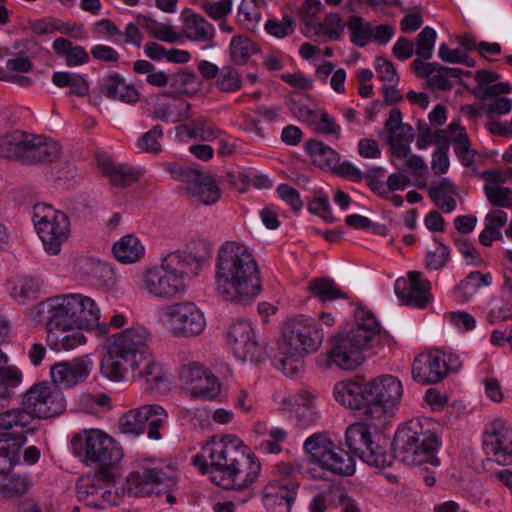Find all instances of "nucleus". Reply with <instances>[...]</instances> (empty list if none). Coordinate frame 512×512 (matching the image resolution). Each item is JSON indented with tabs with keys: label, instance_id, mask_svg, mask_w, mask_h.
<instances>
[{
	"label": "nucleus",
	"instance_id": "5",
	"mask_svg": "<svg viewBox=\"0 0 512 512\" xmlns=\"http://www.w3.org/2000/svg\"><path fill=\"white\" fill-rule=\"evenodd\" d=\"M39 315H49L53 327L93 329L99 326L101 310L96 301L84 294L67 293L48 298L37 306Z\"/></svg>",
	"mask_w": 512,
	"mask_h": 512
},
{
	"label": "nucleus",
	"instance_id": "59",
	"mask_svg": "<svg viewBox=\"0 0 512 512\" xmlns=\"http://www.w3.org/2000/svg\"><path fill=\"white\" fill-rule=\"evenodd\" d=\"M163 137L161 125H155L149 131L145 132L137 141L136 147L146 153L158 154L162 151L159 141Z\"/></svg>",
	"mask_w": 512,
	"mask_h": 512
},
{
	"label": "nucleus",
	"instance_id": "46",
	"mask_svg": "<svg viewBox=\"0 0 512 512\" xmlns=\"http://www.w3.org/2000/svg\"><path fill=\"white\" fill-rule=\"evenodd\" d=\"M177 129L179 134L207 142L214 141L222 133L219 128L204 117L197 118L191 123L183 124Z\"/></svg>",
	"mask_w": 512,
	"mask_h": 512
},
{
	"label": "nucleus",
	"instance_id": "48",
	"mask_svg": "<svg viewBox=\"0 0 512 512\" xmlns=\"http://www.w3.org/2000/svg\"><path fill=\"white\" fill-rule=\"evenodd\" d=\"M259 51L258 44L244 34L233 36L229 44L230 59L236 65H245Z\"/></svg>",
	"mask_w": 512,
	"mask_h": 512
},
{
	"label": "nucleus",
	"instance_id": "3",
	"mask_svg": "<svg viewBox=\"0 0 512 512\" xmlns=\"http://www.w3.org/2000/svg\"><path fill=\"white\" fill-rule=\"evenodd\" d=\"M216 289L228 301L248 303L262 290L257 262L250 250L235 241L225 242L218 251Z\"/></svg>",
	"mask_w": 512,
	"mask_h": 512
},
{
	"label": "nucleus",
	"instance_id": "22",
	"mask_svg": "<svg viewBox=\"0 0 512 512\" xmlns=\"http://www.w3.org/2000/svg\"><path fill=\"white\" fill-rule=\"evenodd\" d=\"M179 378L191 396L195 398L214 399L221 390L219 379L198 362L183 365L179 372Z\"/></svg>",
	"mask_w": 512,
	"mask_h": 512
},
{
	"label": "nucleus",
	"instance_id": "8",
	"mask_svg": "<svg viewBox=\"0 0 512 512\" xmlns=\"http://www.w3.org/2000/svg\"><path fill=\"white\" fill-rule=\"evenodd\" d=\"M416 445L434 455L439 447L435 432L430 428L428 419H415L401 425L394 436V459L407 465H421V453L411 452V446Z\"/></svg>",
	"mask_w": 512,
	"mask_h": 512
},
{
	"label": "nucleus",
	"instance_id": "40",
	"mask_svg": "<svg viewBox=\"0 0 512 512\" xmlns=\"http://www.w3.org/2000/svg\"><path fill=\"white\" fill-rule=\"evenodd\" d=\"M29 134L15 130L0 136V156L25 161Z\"/></svg>",
	"mask_w": 512,
	"mask_h": 512
},
{
	"label": "nucleus",
	"instance_id": "34",
	"mask_svg": "<svg viewBox=\"0 0 512 512\" xmlns=\"http://www.w3.org/2000/svg\"><path fill=\"white\" fill-rule=\"evenodd\" d=\"M190 41L207 43L213 46L215 37V28L204 17L195 13H189L183 16V33Z\"/></svg>",
	"mask_w": 512,
	"mask_h": 512
},
{
	"label": "nucleus",
	"instance_id": "9",
	"mask_svg": "<svg viewBox=\"0 0 512 512\" xmlns=\"http://www.w3.org/2000/svg\"><path fill=\"white\" fill-rule=\"evenodd\" d=\"M158 322L176 338L200 335L206 327L201 309L191 301H181L162 306L157 311Z\"/></svg>",
	"mask_w": 512,
	"mask_h": 512
},
{
	"label": "nucleus",
	"instance_id": "47",
	"mask_svg": "<svg viewBox=\"0 0 512 512\" xmlns=\"http://www.w3.org/2000/svg\"><path fill=\"white\" fill-rule=\"evenodd\" d=\"M307 290L321 302L347 299L348 295L341 290L336 282L327 277L314 278L309 281Z\"/></svg>",
	"mask_w": 512,
	"mask_h": 512
},
{
	"label": "nucleus",
	"instance_id": "39",
	"mask_svg": "<svg viewBox=\"0 0 512 512\" xmlns=\"http://www.w3.org/2000/svg\"><path fill=\"white\" fill-rule=\"evenodd\" d=\"M0 494L5 498H19L24 496L33 486V480L28 473L13 472L0 473Z\"/></svg>",
	"mask_w": 512,
	"mask_h": 512
},
{
	"label": "nucleus",
	"instance_id": "45",
	"mask_svg": "<svg viewBox=\"0 0 512 512\" xmlns=\"http://www.w3.org/2000/svg\"><path fill=\"white\" fill-rule=\"evenodd\" d=\"M52 49L65 60L68 67H77L89 62V53L84 47L74 45L70 40L60 37L53 41Z\"/></svg>",
	"mask_w": 512,
	"mask_h": 512
},
{
	"label": "nucleus",
	"instance_id": "27",
	"mask_svg": "<svg viewBox=\"0 0 512 512\" xmlns=\"http://www.w3.org/2000/svg\"><path fill=\"white\" fill-rule=\"evenodd\" d=\"M317 396L309 391L301 390L294 396L282 400L284 408L293 414L296 424L300 428L314 425L320 419V412L316 405Z\"/></svg>",
	"mask_w": 512,
	"mask_h": 512
},
{
	"label": "nucleus",
	"instance_id": "62",
	"mask_svg": "<svg viewBox=\"0 0 512 512\" xmlns=\"http://www.w3.org/2000/svg\"><path fill=\"white\" fill-rule=\"evenodd\" d=\"M308 117L311 124L314 125V129L318 132L332 135L339 134L340 127L327 113L313 111L309 113Z\"/></svg>",
	"mask_w": 512,
	"mask_h": 512
},
{
	"label": "nucleus",
	"instance_id": "23",
	"mask_svg": "<svg viewBox=\"0 0 512 512\" xmlns=\"http://www.w3.org/2000/svg\"><path fill=\"white\" fill-rule=\"evenodd\" d=\"M92 369L93 361L88 355H84L53 364L50 368V376L57 388L69 389L84 382Z\"/></svg>",
	"mask_w": 512,
	"mask_h": 512
},
{
	"label": "nucleus",
	"instance_id": "42",
	"mask_svg": "<svg viewBox=\"0 0 512 512\" xmlns=\"http://www.w3.org/2000/svg\"><path fill=\"white\" fill-rule=\"evenodd\" d=\"M33 64L29 58L18 56L7 60L6 68L0 67V80L16 85L27 87L30 86L32 81L29 77L23 75L31 71Z\"/></svg>",
	"mask_w": 512,
	"mask_h": 512
},
{
	"label": "nucleus",
	"instance_id": "28",
	"mask_svg": "<svg viewBox=\"0 0 512 512\" xmlns=\"http://www.w3.org/2000/svg\"><path fill=\"white\" fill-rule=\"evenodd\" d=\"M25 443L0 439V473L10 472L16 465H33L40 458V450L36 446H28L22 451Z\"/></svg>",
	"mask_w": 512,
	"mask_h": 512
},
{
	"label": "nucleus",
	"instance_id": "41",
	"mask_svg": "<svg viewBox=\"0 0 512 512\" xmlns=\"http://www.w3.org/2000/svg\"><path fill=\"white\" fill-rule=\"evenodd\" d=\"M293 501L291 492L283 485L270 483L263 489V502L269 512H291Z\"/></svg>",
	"mask_w": 512,
	"mask_h": 512
},
{
	"label": "nucleus",
	"instance_id": "35",
	"mask_svg": "<svg viewBox=\"0 0 512 512\" xmlns=\"http://www.w3.org/2000/svg\"><path fill=\"white\" fill-rule=\"evenodd\" d=\"M28 142L24 162H51L60 154L59 144L50 138L29 134Z\"/></svg>",
	"mask_w": 512,
	"mask_h": 512
},
{
	"label": "nucleus",
	"instance_id": "30",
	"mask_svg": "<svg viewBox=\"0 0 512 512\" xmlns=\"http://www.w3.org/2000/svg\"><path fill=\"white\" fill-rule=\"evenodd\" d=\"M46 323L47 342L55 351H70L86 343L82 329L77 327H53L49 315H40Z\"/></svg>",
	"mask_w": 512,
	"mask_h": 512
},
{
	"label": "nucleus",
	"instance_id": "37",
	"mask_svg": "<svg viewBox=\"0 0 512 512\" xmlns=\"http://www.w3.org/2000/svg\"><path fill=\"white\" fill-rule=\"evenodd\" d=\"M11 297L20 304L36 299L40 294L41 282L38 278L29 275H16L6 283Z\"/></svg>",
	"mask_w": 512,
	"mask_h": 512
},
{
	"label": "nucleus",
	"instance_id": "58",
	"mask_svg": "<svg viewBox=\"0 0 512 512\" xmlns=\"http://www.w3.org/2000/svg\"><path fill=\"white\" fill-rule=\"evenodd\" d=\"M143 405L129 410L119 420V427L123 433L139 435L144 432Z\"/></svg>",
	"mask_w": 512,
	"mask_h": 512
},
{
	"label": "nucleus",
	"instance_id": "7",
	"mask_svg": "<svg viewBox=\"0 0 512 512\" xmlns=\"http://www.w3.org/2000/svg\"><path fill=\"white\" fill-rule=\"evenodd\" d=\"M249 451V447L234 435L214 436L192 462L203 473L210 472L211 476H216L229 471Z\"/></svg>",
	"mask_w": 512,
	"mask_h": 512
},
{
	"label": "nucleus",
	"instance_id": "21",
	"mask_svg": "<svg viewBox=\"0 0 512 512\" xmlns=\"http://www.w3.org/2000/svg\"><path fill=\"white\" fill-rule=\"evenodd\" d=\"M139 288L150 298L170 301L182 297L187 291V284H180L157 265L143 272Z\"/></svg>",
	"mask_w": 512,
	"mask_h": 512
},
{
	"label": "nucleus",
	"instance_id": "54",
	"mask_svg": "<svg viewBox=\"0 0 512 512\" xmlns=\"http://www.w3.org/2000/svg\"><path fill=\"white\" fill-rule=\"evenodd\" d=\"M490 284V274L473 271L456 286L455 292L462 300L467 301L479 288L489 286Z\"/></svg>",
	"mask_w": 512,
	"mask_h": 512
},
{
	"label": "nucleus",
	"instance_id": "1",
	"mask_svg": "<svg viewBox=\"0 0 512 512\" xmlns=\"http://www.w3.org/2000/svg\"><path fill=\"white\" fill-rule=\"evenodd\" d=\"M151 333L136 323L113 334L101 363L102 374L112 381H123L128 373L141 380L152 392L162 393L171 386L170 374L155 357L147 355Z\"/></svg>",
	"mask_w": 512,
	"mask_h": 512
},
{
	"label": "nucleus",
	"instance_id": "44",
	"mask_svg": "<svg viewBox=\"0 0 512 512\" xmlns=\"http://www.w3.org/2000/svg\"><path fill=\"white\" fill-rule=\"evenodd\" d=\"M381 330H356L354 328V367L362 365L380 344Z\"/></svg>",
	"mask_w": 512,
	"mask_h": 512
},
{
	"label": "nucleus",
	"instance_id": "32",
	"mask_svg": "<svg viewBox=\"0 0 512 512\" xmlns=\"http://www.w3.org/2000/svg\"><path fill=\"white\" fill-rule=\"evenodd\" d=\"M97 164L115 187L125 188L138 181L140 173L125 164H116L105 155L97 157Z\"/></svg>",
	"mask_w": 512,
	"mask_h": 512
},
{
	"label": "nucleus",
	"instance_id": "11",
	"mask_svg": "<svg viewBox=\"0 0 512 512\" xmlns=\"http://www.w3.org/2000/svg\"><path fill=\"white\" fill-rule=\"evenodd\" d=\"M78 500L96 509L118 505L122 495L115 487V474L109 469H100L81 476L76 483Z\"/></svg>",
	"mask_w": 512,
	"mask_h": 512
},
{
	"label": "nucleus",
	"instance_id": "53",
	"mask_svg": "<svg viewBox=\"0 0 512 512\" xmlns=\"http://www.w3.org/2000/svg\"><path fill=\"white\" fill-rule=\"evenodd\" d=\"M8 357L0 349V397H7L22 382V373L15 366H8Z\"/></svg>",
	"mask_w": 512,
	"mask_h": 512
},
{
	"label": "nucleus",
	"instance_id": "38",
	"mask_svg": "<svg viewBox=\"0 0 512 512\" xmlns=\"http://www.w3.org/2000/svg\"><path fill=\"white\" fill-rule=\"evenodd\" d=\"M112 253L119 262L131 264L144 256L145 246L136 235L126 234L113 244Z\"/></svg>",
	"mask_w": 512,
	"mask_h": 512
},
{
	"label": "nucleus",
	"instance_id": "24",
	"mask_svg": "<svg viewBox=\"0 0 512 512\" xmlns=\"http://www.w3.org/2000/svg\"><path fill=\"white\" fill-rule=\"evenodd\" d=\"M35 429L32 414L24 407L0 413V439L26 443L27 435L33 434Z\"/></svg>",
	"mask_w": 512,
	"mask_h": 512
},
{
	"label": "nucleus",
	"instance_id": "29",
	"mask_svg": "<svg viewBox=\"0 0 512 512\" xmlns=\"http://www.w3.org/2000/svg\"><path fill=\"white\" fill-rule=\"evenodd\" d=\"M306 150L314 165L331 170L345 178L352 176V164L348 161L340 163L338 153L326 144L317 140H309L306 143Z\"/></svg>",
	"mask_w": 512,
	"mask_h": 512
},
{
	"label": "nucleus",
	"instance_id": "13",
	"mask_svg": "<svg viewBox=\"0 0 512 512\" xmlns=\"http://www.w3.org/2000/svg\"><path fill=\"white\" fill-rule=\"evenodd\" d=\"M175 478L176 468L172 463L162 460H145L127 476L121 495L148 496L159 484L173 482Z\"/></svg>",
	"mask_w": 512,
	"mask_h": 512
},
{
	"label": "nucleus",
	"instance_id": "50",
	"mask_svg": "<svg viewBox=\"0 0 512 512\" xmlns=\"http://www.w3.org/2000/svg\"><path fill=\"white\" fill-rule=\"evenodd\" d=\"M191 104L178 101L169 104H157L153 110V117L164 122H182L191 117Z\"/></svg>",
	"mask_w": 512,
	"mask_h": 512
},
{
	"label": "nucleus",
	"instance_id": "16",
	"mask_svg": "<svg viewBox=\"0 0 512 512\" xmlns=\"http://www.w3.org/2000/svg\"><path fill=\"white\" fill-rule=\"evenodd\" d=\"M460 366L457 357L446 356L443 352L434 350L417 355L412 363V378L422 385L441 382L449 373Z\"/></svg>",
	"mask_w": 512,
	"mask_h": 512
},
{
	"label": "nucleus",
	"instance_id": "57",
	"mask_svg": "<svg viewBox=\"0 0 512 512\" xmlns=\"http://www.w3.org/2000/svg\"><path fill=\"white\" fill-rule=\"evenodd\" d=\"M133 71L137 74H146L147 83L155 87H164L171 80L168 74L164 71H156L155 66L147 60L135 61Z\"/></svg>",
	"mask_w": 512,
	"mask_h": 512
},
{
	"label": "nucleus",
	"instance_id": "19",
	"mask_svg": "<svg viewBox=\"0 0 512 512\" xmlns=\"http://www.w3.org/2000/svg\"><path fill=\"white\" fill-rule=\"evenodd\" d=\"M261 464L258 458L249 451L233 467L216 476H210L211 481L217 486L234 491H244L250 488L259 478Z\"/></svg>",
	"mask_w": 512,
	"mask_h": 512
},
{
	"label": "nucleus",
	"instance_id": "52",
	"mask_svg": "<svg viewBox=\"0 0 512 512\" xmlns=\"http://www.w3.org/2000/svg\"><path fill=\"white\" fill-rule=\"evenodd\" d=\"M52 82L59 88L69 87L70 95L85 97L89 94L88 81L84 76L76 73L66 71L54 72L52 75Z\"/></svg>",
	"mask_w": 512,
	"mask_h": 512
},
{
	"label": "nucleus",
	"instance_id": "10",
	"mask_svg": "<svg viewBox=\"0 0 512 512\" xmlns=\"http://www.w3.org/2000/svg\"><path fill=\"white\" fill-rule=\"evenodd\" d=\"M32 221L45 251L51 255H57L61 251L62 244L69 237L68 216L54 209L50 204L37 203L32 209Z\"/></svg>",
	"mask_w": 512,
	"mask_h": 512
},
{
	"label": "nucleus",
	"instance_id": "4",
	"mask_svg": "<svg viewBox=\"0 0 512 512\" xmlns=\"http://www.w3.org/2000/svg\"><path fill=\"white\" fill-rule=\"evenodd\" d=\"M322 342L323 332L311 318L298 315L288 319L274 356L276 367L286 376L298 375L304 367V353L317 351Z\"/></svg>",
	"mask_w": 512,
	"mask_h": 512
},
{
	"label": "nucleus",
	"instance_id": "33",
	"mask_svg": "<svg viewBox=\"0 0 512 512\" xmlns=\"http://www.w3.org/2000/svg\"><path fill=\"white\" fill-rule=\"evenodd\" d=\"M102 92L112 100L127 104H134L140 100L139 91L117 73L109 74L103 79Z\"/></svg>",
	"mask_w": 512,
	"mask_h": 512
},
{
	"label": "nucleus",
	"instance_id": "56",
	"mask_svg": "<svg viewBox=\"0 0 512 512\" xmlns=\"http://www.w3.org/2000/svg\"><path fill=\"white\" fill-rule=\"evenodd\" d=\"M181 252L185 253L190 265L198 274L204 261L210 256V246L203 239L192 240Z\"/></svg>",
	"mask_w": 512,
	"mask_h": 512
},
{
	"label": "nucleus",
	"instance_id": "25",
	"mask_svg": "<svg viewBox=\"0 0 512 512\" xmlns=\"http://www.w3.org/2000/svg\"><path fill=\"white\" fill-rule=\"evenodd\" d=\"M352 330H343L330 340V349L325 355H320L317 363L323 369L333 365L343 371L352 369Z\"/></svg>",
	"mask_w": 512,
	"mask_h": 512
},
{
	"label": "nucleus",
	"instance_id": "55",
	"mask_svg": "<svg viewBox=\"0 0 512 512\" xmlns=\"http://www.w3.org/2000/svg\"><path fill=\"white\" fill-rule=\"evenodd\" d=\"M243 79L241 73L232 65H224L220 68L219 75L215 80L218 90L225 93H234L242 88Z\"/></svg>",
	"mask_w": 512,
	"mask_h": 512
},
{
	"label": "nucleus",
	"instance_id": "18",
	"mask_svg": "<svg viewBox=\"0 0 512 512\" xmlns=\"http://www.w3.org/2000/svg\"><path fill=\"white\" fill-rule=\"evenodd\" d=\"M227 342L234 355L242 361L260 362L265 356V348L257 336L252 324L239 319L231 324L227 332Z\"/></svg>",
	"mask_w": 512,
	"mask_h": 512
},
{
	"label": "nucleus",
	"instance_id": "60",
	"mask_svg": "<svg viewBox=\"0 0 512 512\" xmlns=\"http://www.w3.org/2000/svg\"><path fill=\"white\" fill-rule=\"evenodd\" d=\"M436 31L431 27H425L416 38V55L423 60H429L433 55Z\"/></svg>",
	"mask_w": 512,
	"mask_h": 512
},
{
	"label": "nucleus",
	"instance_id": "12",
	"mask_svg": "<svg viewBox=\"0 0 512 512\" xmlns=\"http://www.w3.org/2000/svg\"><path fill=\"white\" fill-rule=\"evenodd\" d=\"M71 445L76 455L83 456L86 462L100 466H115L123 458L122 448L100 430H88L75 435Z\"/></svg>",
	"mask_w": 512,
	"mask_h": 512
},
{
	"label": "nucleus",
	"instance_id": "51",
	"mask_svg": "<svg viewBox=\"0 0 512 512\" xmlns=\"http://www.w3.org/2000/svg\"><path fill=\"white\" fill-rule=\"evenodd\" d=\"M143 421L144 426L147 424V436L153 440L161 439L160 430L165 426L168 413L159 404L143 405Z\"/></svg>",
	"mask_w": 512,
	"mask_h": 512
},
{
	"label": "nucleus",
	"instance_id": "15",
	"mask_svg": "<svg viewBox=\"0 0 512 512\" xmlns=\"http://www.w3.org/2000/svg\"><path fill=\"white\" fill-rule=\"evenodd\" d=\"M167 170L175 180L185 185L186 193L192 201L213 205L220 200L221 189L211 175L177 164H169Z\"/></svg>",
	"mask_w": 512,
	"mask_h": 512
},
{
	"label": "nucleus",
	"instance_id": "43",
	"mask_svg": "<svg viewBox=\"0 0 512 512\" xmlns=\"http://www.w3.org/2000/svg\"><path fill=\"white\" fill-rule=\"evenodd\" d=\"M137 24L151 37L166 43H175L182 39V34L168 23L158 22L149 15L139 14L136 16Z\"/></svg>",
	"mask_w": 512,
	"mask_h": 512
},
{
	"label": "nucleus",
	"instance_id": "2",
	"mask_svg": "<svg viewBox=\"0 0 512 512\" xmlns=\"http://www.w3.org/2000/svg\"><path fill=\"white\" fill-rule=\"evenodd\" d=\"M385 414L376 391L364 375L354 374V456L377 468L389 467L393 456L376 420Z\"/></svg>",
	"mask_w": 512,
	"mask_h": 512
},
{
	"label": "nucleus",
	"instance_id": "6",
	"mask_svg": "<svg viewBox=\"0 0 512 512\" xmlns=\"http://www.w3.org/2000/svg\"><path fill=\"white\" fill-rule=\"evenodd\" d=\"M380 135H386L395 166L402 171H411L414 176H424L428 166L424 160L411 153L410 144L414 139L411 125L402 122V113L398 108L390 110L384 130Z\"/></svg>",
	"mask_w": 512,
	"mask_h": 512
},
{
	"label": "nucleus",
	"instance_id": "36",
	"mask_svg": "<svg viewBox=\"0 0 512 512\" xmlns=\"http://www.w3.org/2000/svg\"><path fill=\"white\" fill-rule=\"evenodd\" d=\"M158 266L180 284H186L187 280L198 275L187 260L185 253H182L181 250H176L166 254L161 258V263Z\"/></svg>",
	"mask_w": 512,
	"mask_h": 512
},
{
	"label": "nucleus",
	"instance_id": "61",
	"mask_svg": "<svg viewBox=\"0 0 512 512\" xmlns=\"http://www.w3.org/2000/svg\"><path fill=\"white\" fill-rule=\"evenodd\" d=\"M296 21L289 15H284L282 19H269L265 23V30L268 34L284 38L291 35L295 31Z\"/></svg>",
	"mask_w": 512,
	"mask_h": 512
},
{
	"label": "nucleus",
	"instance_id": "20",
	"mask_svg": "<svg viewBox=\"0 0 512 512\" xmlns=\"http://www.w3.org/2000/svg\"><path fill=\"white\" fill-rule=\"evenodd\" d=\"M483 448L492 461L500 465L512 463V426L503 419H494L484 431Z\"/></svg>",
	"mask_w": 512,
	"mask_h": 512
},
{
	"label": "nucleus",
	"instance_id": "14",
	"mask_svg": "<svg viewBox=\"0 0 512 512\" xmlns=\"http://www.w3.org/2000/svg\"><path fill=\"white\" fill-rule=\"evenodd\" d=\"M304 450L310 455L312 462L323 470L337 475L352 474V457L349 452H337L327 432L309 436L304 442Z\"/></svg>",
	"mask_w": 512,
	"mask_h": 512
},
{
	"label": "nucleus",
	"instance_id": "49",
	"mask_svg": "<svg viewBox=\"0 0 512 512\" xmlns=\"http://www.w3.org/2000/svg\"><path fill=\"white\" fill-rule=\"evenodd\" d=\"M429 196L432 201L445 213H450L456 208L454 196L457 194L455 185L449 179L431 185Z\"/></svg>",
	"mask_w": 512,
	"mask_h": 512
},
{
	"label": "nucleus",
	"instance_id": "31",
	"mask_svg": "<svg viewBox=\"0 0 512 512\" xmlns=\"http://www.w3.org/2000/svg\"><path fill=\"white\" fill-rule=\"evenodd\" d=\"M369 382L373 390L376 391L384 414L400 403L403 396V385L396 376L383 374L370 379Z\"/></svg>",
	"mask_w": 512,
	"mask_h": 512
},
{
	"label": "nucleus",
	"instance_id": "26",
	"mask_svg": "<svg viewBox=\"0 0 512 512\" xmlns=\"http://www.w3.org/2000/svg\"><path fill=\"white\" fill-rule=\"evenodd\" d=\"M408 282L398 279L395 292L403 304L416 308H424L431 300L429 291L431 283L422 277L418 271L408 273Z\"/></svg>",
	"mask_w": 512,
	"mask_h": 512
},
{
	"label": "nucleus",
	"instance_id": "17",
	"mask_svg": "<svg viewBox=\"0 0 512 512\" xmlns=\"http://www.w3.org/2000/svg\"><path fill=\"white\" fill-rule=\"evenodd\" d=\"M22 404L26 411L35 418H50L59 415L65 408L62 393L56 386L40 383L31 387L23 397Z\"/></svg>",
	"mask_w": 512,
	"mask_h": 512
},
{
	"label": "nucleus",
	"instance_id": "64",
	"mask_svg": "<svg viewBox=\"0 0 512 512\" xmlns=\"http://www.w3.org/2000/svg\"><path fill=\"white\" fill-rule=\"evenodd\" d=\"M485 194L488 200L495 206L511 207L512 190L499 185H485Z\"/></svg>",
	"mask_w": 512,
	"mask_h": 512
},
{
	"label": "nucleus",
	"instance_id": "63",
	"mask_svg": "<svg viewBox=\"0 0 512 512\" xmlns=\"http://www.w3.org/2000/svg\"><path fill=\"white\" fill-rule=\"evenodd\" d=\"M287 435L285 429L273 428L270 435L260 442L259 449L266 454H278L282 451V442L286 440Z\"/></svg>",
	"mask_w": 512,
	"mask_h": 512
}]
</instances>
